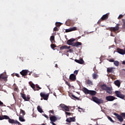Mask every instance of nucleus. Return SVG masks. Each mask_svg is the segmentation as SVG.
Listing matches in <instances>:
<instances>
[{"label":"nucleus","instance_id":"412c9836","mask_svg":"<svg viewBox=\"0 0 125 125\" xmlns=\"http://www.w3.org/2000/svg\"><path fill=\"white\" fill-rule=\"evenodd\" d=\"M71 48V46L67 45H63L61 47H60V50H63V49H70Z\"/></svg>","mask_w":125,"mask_h":125},{"label":"nucleus","instance_id":"f3484780","mask_svg":"<svg viewBox=\"0 0 125 125\" xmlns=\"http://www.w3.org/2000/svg\"><path fill=\"white\" fill-rule=\"evenodd\" d=\"M4 80L5 82H7V77L5 76L3 74H0V81Z\"/></svg>","mask_w":125,"mask_h":125},{"label":"nucleus","instance_id":"c9c22d12","mask_svg":"<svg viewBox=\"0 0 125 125\" xmlns=\"http://www.w3.org/2000/svg\"><path fill=\"white\" fill-rule=\"evenodd\" d=\"M51 47L52 49H54V48H55V47H56V45L54 44H51Z\"/></svg>","mask_w":125,"mask_h":125},{"label":"nucleus","instance_id":"052dcab7","mask_svg":"<svg viewBox=\"0 0 125 125\" xmlns=\"http://www.w3.org/2000/svg\"><path fill=\"white\" fill-rule=\"evenodd\" d=\"M28 73H29V74H28V75H29V76H31V74H32V72H28Z\"/></svg>","mask_w":125,"mask_h":125},{"label":"nucleus","instance_id":"e2e57ef3","mask_svg":"<svg viewBox=\"0 0 125 125\" xmlns=\"http://www.w3.org/2000/svg\"><path fill=\"white\" fill-rule=\"evenodd\" d=\"M44 125V124H42V125Z\"/></svg>","mask_w":125,"mask_h":125},{"label":"nucleus","instance_id":"6e6d98bb","mask_svg":"<svg viewBox=\"0 0 125 125\" xmlns=\"http://www.w3.org/2000/svg\"><path fill=\"white\" fill-rule=\"evenodd\" d=\"M122 64H123V65H125V61H124L122 62Z\"/></svg>","mask_w":125,"mask_h":125},{"label":"nucleus","instance_id":"2eb2a0df","mask_svg":"<svg viewBox=\"0 0 125 125\" xmlns=\"http://www.w3.org/2000/svg\"><path fill=\"white\" fill-rule=\"evenodd\" d=\"M117 52L120 54H122V55H124V54H125V48L124 50L120 48H118L117 49Z\"/></svg>","mask_w":125,"mask_h":125},{"label":"nucleus","instance_id":"f8f14e48","mask_svg":"<svg viewBox=\"0 0 125 125\" xmlns=\"http://www.w3.org/2000/svg\"><path fill=\"white\" fill-rule=\"evenodd\" d=\"M8 122L10 124H17L19 125H21V124L18 122V121H15L13 119H10V118H9Z\"/></svg>","mask_w":125,"mask_h":125},{"label":"nucleus","instance_id":"4468645a","mask_svg":"<svg viewBox=\"0 0 125 125\" xmlns=\"http://www.w3.org/2000/svg\"><path fill=\"white\" fill-rule=\"evenodd\" d=\"M69 80L71 81V82H75V81H76V75H75L74 74H71L69 76Z\"/></svg>","mask_w":125,"mask_h":125},{"label":"nucleus","instance_id":"13d9d810","mask_svg":"<svg viewBox=\"0 0 125 125\" xmlns=\"http://www.w3.org/2000/svg\"><path fill=\"white\" fill-rule=\"evenodd\" d=\"M55 67H56V68H58V65H57V64H56Z\"/></svg>","mask_w":125,"mask_h":125},{"label":"nucleus","instance_id":"603ef678","mask_svg":"<svg viewBox=\"0 0 125 125\" xmlns=\"http://www.w3.org/2000/svg\"><path fill=\"white\" fill-rule=\"evenodd\" d=\"M2 105H3V103L0 101V106H2Z\"/></svg>","mask_w":125,"mask_h":125},{"label":"nucleus","instance_id":"37998d69","mask_svg":"<svg viewBox=\"0 0 125 125\" xmlns=\"http://www.w3.org/2000/svg\"><path fill=\"white\" fill-rule=\"evenodd\" d=\"M65 114L66 116H71V113L70 112H65Z\"/></svg>","mask_w":125,"mask_h":125},{"label":"nucleus","instance_id":"c85d7f7f","mask_svg":"<svg viewBox=\"0 0 125 125\" xmlns=\"http://www.w3.org/2000/svg\"><path fill=\"white\" fill-rule=\"evenodd\" d=\"M92 77H93V79L94 80H96V79H97V78H98V75H97V74H96V73H93L92 74Z\"/></svg>","mask_w":125,"mask_h":125},{"label":"nucleus","instance_id":"de8ad7c7","mask_svg":"<svg viewBox=\"0 0 125 125\" xmlns=\"http://www.w3.org/2000/svg\"><path fill=\"white\" fill-rule=\"evenodd\" d=\"M49 113H50L51 114H53V115L54 114V111L53 110H50L49 111Z\"/></svg>","mask_w":125,"mask_h":125},{"label":"nucleus","instance_id":"b1692460","mask_svg":"<svg viewBox=\"0 0 125 125\" xmlns=\"http://www.w3.org/2000/svg\"><path fill=\"white\" fill-rule=\"evenodd\" d=\"M114 84L118 87H120V86H121V82L119 80H116L114 82Z\"/></svg>","mask_w":125,"mask_h":125},{"label":"nucleus","instance_id":"393cba45","mask_svg":"<svg viewBox=\"0 0 125 125\" xmlns=\"http://www.w3.org/2000/svg\"><path fill=\"white\" fill-rule=\"evenodd\" d=\"M101 88L103 90H105L107 89V88H108V86H107V85L104 84L103 85H102L101 86Z\"/></svg>","mask_w":125,"mask_h":125},{"label":"nucleus","instance_id":"4be33fe9","mask_svg":"<svg viewBox=\"0 0 125 125\" xmlns=\"http://www.w3.org/2000/svg\"><path fill=\"white\" fill-rule=\"evenodd\" d=\"M114 69H115L114 67L107 68V72L108 74H109V73H113L114 72Z\"/></svg>","mask_w":125,"mask_h":125},{"label":"nucleus","instance_id":"0e129e2a","mask_svg":"<svg viewBox=\"0 0 125 125\" xmlns=\"http://www.w3.org/2000/svg\"><path fill=\"white\" fill-rule=\"evenodd\" d=\"M123 125H125V124H123Z\"/></svg>","mask_w":125,"mask_h":125},{"label":"nucleus","instance_id":"5701e85b","mask_svg":"<svg viewBox=\"0 0 125 125\" xmlns=\"http://www.w3.org/2000/svg\"><path fill=\"white\" fill-rule=\"evenodd\" d=\"M85 83H86V84H88V85H93V83H92V81H91L89 79H88L85 81Z\"/></svg>","mask_w":125,"mask_h":125},{"label":"nucleus","instance_id":"bf43d9fd","mask_svg":"<svg viewBox=\"0 0 125 125\" xmlns=\"http://www.w3.org/2000/svg\"><path fill=\"white\" fill-rule=\"evenodd\" d=\"M78 109H79V110H83V108H81L80 106L78 107Z\"/></svg>","mask_w":125,"mask_h":125},{"label":"nucleus","instance_id":"6e6552de","mask_svg":"<svg viewBox=\"0 0 125 125\" xmlns=\"http://www.w3.org/2000/svg\"><path fill=\"white\" fill-rule=\"evenodd\" d=\"M60 106L61 108H62V110L66 111L67 112H70V108H69V106L65 105L64 104H60Z\"/></svg>","mask_w":125,"mask_h":125},{"label":"nucleus","instance_id":"8fccbe9b","mask_svg":"<svg viewBox=\"0 0 125 125\" xmlns=\"http://www.w3.org/2000/svg\"><path fill=\"white\" fill-rule=\"evenodd\" d=\"M15 76H16V77H17L18 78H20V76L18 73H16Z\"/></svg>","mask_w":125,"mask_h":125},{"label":"nucleus","instance_id":"79ce46f5","mask_svg":"<svg viewBox=\"0 0 125 125\" xmlns=\"http://www.w3.org/2000/svg\"><path fill=\"white\" fill-rule=\"evenodd\" d=\"M65 84H66V85H68V86H71L70 83H69V82H68V81L65 82Z\"/></svg>","mask_w":125,"mask_h":125},{"label":"nucleus","instance_id":"864d4df0","mask_svg":"<svg viewBox=\"0 0 125 125\" xmlns=\"http://www.w3.org/2000/svg\"><path fill=\"white\" fill-rule=\"evenodd\" d=\"M110 36L111 37H115V35H114V34L112 33H111Z\"/></svg>","mask_w":125,"mask_h":125},{"label":"nucleus","instance_id":"c756f323","mask_svg":"<svg viewBox=\"0 0 125 125\" xmlns=\"http://www.w3.org/2000/svg\"><path fill=\"white\" fill-rule=\"evenodd\" d=\"M114 65H115V66H116V67H118L119 65H120V62L118 61H114Z\"/></svg>","mask_w":125,"mask_h":125},{"label":"nucleus","instance_id":"f704fd0d","mask_svg":"<svg viewBox=\"0 0 125 125\" xmlns=\"http://www.w3.org/2000/svg\"><path fill=\"white\" fill-rule=\"evenodd\" d=\"M40 89H42V88L40 87L39 85H36L35 87V91L36 90H40Z\"/></svg>","mask_w":125,"mask_h":125},{"label":"nucleus","instance_id":"2f4dec72","mask_svg":"<svg viewBox=\"0 0 125 125\" xmlns=\"http://www.w3.org/2000/svg\"><path fill=\"white\" fill-rule=\"evenodd\" d=\"M65 24L66 25V26H70V25L71 24V20H67L65 22Z\"/></svg>","mask_w":125,"mask_h":125},{"label":"nucleus","instance_id":"58836bf2","mask_svg":"<svg viewBox=\"0 0 125 125\" xmlns=\"http://www.w3.org/2000/svg\"><path fill=\"white\" fill-rule=\"evenodd\" d=\"M71 96H72V97H73V98H75V99H76L77 100H79L80 99L79 98L76 97L74 95H72Z\"/></svg>","mask_w":125,"mask_h":125},{"label":"nucleus","instance_id":"ddd939ff","mask_svg":"<svg viewBox=\"0 0 125 125\" xmlns=\"http://www.w3.org/2000/svg\"><path fill=\"white\" fill-rule=\"evenodd\" d=\"M21 95L22 97V98H23V99H24V100H25V101H29L30 99V97L27 96L26 97V95L23 93H21Z\"/></svg>","mask_w":125,"mask_h":125},{"label":"nucleus","instance_id":"4c0bfd02","mask_svg":"<svg viewBox=\"0 0 125 125\" xmlns=\"http://www.w3.org/2000/svg\"><path fill=\"white\" fill-rule=\"evenodd\" d=\"M56 26L57 27H60V26H61V23L60 22H56Z\"/></svg>","mask_w":125,"mask_h":125},{"label":"nucleus","instance_id":"9d476101","mask_svg":"<svg viewBox=\"0 0 125 125\" xmlns=\"http://www.w3.org/2000/svg\"><path fill=\"white\" fill-rule=\"evenodd\" d=\"M30 71H29V70H22L20 72V74L21 75V76H23V78H25V76H27V75H28V73H29Z\"/></svg>","mask_w":125,"mask_h":125},{"label":"nucleus","instance_id":"72a5a7b5","mask_svg":"<svg viewBox=\"0 0 125 125\" xmlns=\"http://www.w3.org/2000/svg\"><path fill=\"white\" fill-rule=\"evenodd\" d=\"M30 86L31 87H32V88H33V89L35 91V89H36V85L34 84V83H32L30 84Z\"/></svg>","mask_w":125,"mask_h":125},{"label":"nucleus","instance_id":"4d7b16f0","mask_svg":"<svg viewBox=\"0 0 125 125\" xmlns=\"http://www.w3.org/2000/svg\"><path fill=\"white\" fill-rule=\"evenodd\" d=\"M2 116H0V121L2 120Z\"/></svg>","mask_w":125,"mask_h":125},{"label":"nucleus","instance_id":"1a4fd4ad","mask_svg":"<svg viewBox=\"0 0 125 125\" xmlns=\"http://www.w3.org/2000/svg\"><path fill=\"white\" fill-rule=\"evenodd\" d=\"M40 96L44 99V100H48V97H49V93L46 94L41 92L40 93Z\"/></svg>","mask_w":125,"mask_h":125},{"label":"nucleus","instance_id":"7ed1b4c3","mask_svg":"<svg viewBox=\"0 0 125 125\" xmlns=\"http://www.w3.org/2000/svg\"><path fill=\"white\" fill-rule=\"evenodd\" d=\"M92 100L97 104H103L104 103V101L102 99H99L95 96L92 97Z\"/></svg>","mask_w":125,"mask_h":125},{"label":"nucleus","instance_id":"680f3d73","mask_svg":"<svg viewBox=\"0 0 125 125\" xmlns=\"http://www.w3.org/2000/svg\"><path fill=\"white\" fill-rule=\"evenodd\" d=\"M54 95H55V96H56V94H54Z\"/></svg>","mask_w":125,"mask_h":125},{"label":"nucleus","instance_id":"c03bdc74","mask_svg":"<svg viewBox=\"0 0 125 125\" xmlns=\"http://www.w3.org/2000/svg\"><path fill=\"white\" fill-rule=\"evenodd\" d=\"M108 61L109 62H115V60L114 59H109L108 60Z\"/></svg>","mask_w":125,"mask_h":125},{"label":"nucleus","instance_id":"423d86ee","mask_svg":"<svg viewBox=\"0 0 125 125\" xmlns=\"http://www.w3.org/2000/svg\"><path fill=\"white\" fill-rule=\"evenodd\" d=\"M115 94L117 96V97H119V98H121V99H125V95L122 94V92L119 91H115Z\"/></svg>","mask_w":125,"mask_h":125},{"label":"nucleus","instance_id":"dca6fc26","mask_svg":"<svg viewBox=\"0 0 125 125\" xmlns=\"http://www.w3.org/2000/svg\"><path fill=\"white\" fill-rule=\"evenodd\" d=\"M73 31H77L76 27H70L69 29H67L65 30L66 33H69V32H73Z\"/></svg>","mask_w":125,"mask_h":125},{"label":"nucleus","instance_id":"0eeeda50","mask_svg":"<svg viewBox=\"0 0 125 125\" xmlns=\"http://www.w3.org/2000/svg\"><path fill=\"white\" fill-rule=\"evenodd\" d=\"M114 115L116 117V118L117 120H118L119 122L120 123H123V122H124V118L121 115H120L117 113H114Z\"/></svg>","mask_w":125,"mask_h":125},{"label":"nucleus","instance_id":"7c9ffc66","mask_svg":"<svg viewBox=\"0 0 125 125\" xmlns=\"http://www.w3.org/2000/svg\"><path fill=\"white\" fill-rule=\"evenodd\" d=\"M9 117L7 115L2 116V120H9Z\"/></svg>","mask_w":125,"mask_h":125},{"label":"nucleus","instance_id":"9b49d317","mask_svg":"<svg viewBox=\"0 0 125 125\" xmlns=\"http://www.w3.org/2000/svg\"><path fill=\"white\" fill-rule=\"evenodd\" d=\"M105 99H106V100H107V101L112 102V101H114V100L117 99V98H116L113 96H108L105 97Z\"/></svg>","mask_w":125,"mask_h":125},{"label":"nucleus","instance_id":"a878e982","mask_svg":"<svg viewBox=\"0 0 125 125\" xmlns=\"http://www.w3.org/2000/svg\"><path fill=\"white\" fill-rule=\"evenodd\" d=\"M105 91H106L107 93H108L109 94H111L112 89L110 87H108L106 89Z\"/></svg>","mask_w":125,"mask_h":125},{"label":"nucleus","instance_id":"e433bc0d","mask_svg":"<svg viewBox=\"0 0 125 125\" xmlns=\"http://www.w3.org/2000/svg\"><path fill=\"white\" fill-rule=\"evenodd\" d=\"M107 118L108 119V120H109V121H110V122H111V123H115V121L113 120V119H112V118H111V117L108 116Z\"/></svg>","mask_w":125,"mask_h":125},{"label":"nucleus","instance_id":"aec40b11","mask_svg":"<svg viewBox=\"0 0 125 125\" xmlns=\"http://www.w3.org/2000/svg\"><path fill=\"white\" fill-rule=\"evenodd\" d=\"M75 61L76 62V63H78L79 64L84 63V61H83V59H80L79 60L75 59Z\"/></svg>","mask_w":125,"mask_h":125},{"label":"nucleus","instance_id":"20e7f679","mask_svg":"<svg viewBox=\"0 0 125 125\" xmlns=\"http://www.w3.org/2000/svg\"><path fill=\"white\" fill-rule=\"evenodd\" d=\"M120 24H117L115 27H109L108 30L110 31V32H114V33H116V32L120 30Z\"/></svg>","mask_w":125,"mask_h":125},{"label":"nucleus","instance_id":"6ab92c4d","mask_svg":"<svg viewBox=\"0 0 125 125\" xmlns=\"http://www.w3.org/2000/svg\"><path fill=\"white\" fill-rule=\"evenodd\" d=\"M50 121L52 123H54L57 121V117L55 116H52L50 117Z\"/></svg>","mask_w":125,"mask_h":125},{"label":"nucleus","instance_id":"f03ea898","mask_svg":"<svg viewBox=\"0 0 125 125\" xmlns=\"http://www.w3.org/2000/svg\"><path fill=\"white\" fill-rule=\"evenodd\" d=\"M83 92H84V93H85V94H89L90 95H92V96H95V95H96V93H97L96 91L88 90L85 87H84L83 88Z\"/></svg>","mask_w":125,"mask_h":125},{"label":"nucleus","instance_id":"3c124183","mask_svg":"<svg viewBox=\"0 0 125 125\" xmlns=\"http://www.w3.org/2000/svg\"><path fill=\"white\" fill-rule=\"evenodd\" d=\"M73 51V50L72 49H69L68 51H67V52H72Z\"/></svg>","mask_w":125,"mask_h":125},{"label":"nucleus","instance_id":"bb28decb","mask_svg":"<svg viewBox=\"0 0 125 125\" xmlns=\"http://www.w3.org/2000/svg\"><path fill=\"white\" fill-rule=\"evenodd\" d=\"M50 41L52 42V43H53V42H55V37L54 36L52 35L50 37Z\"/></svg>","mask_w":125,"mask_h":125},{"label":"nucleus","instance_id":"a19ab883","mask_svg":"<svg viewBox=\"0 0 125 125\" xmlns=\"http://www.w3.org/2000/svg\"><path fill=\"white\" fill-rule=\"evenodd\" d=\"M123 17H124V15H120L118 18V19H122V18H123Z\"/></svg>","mask_w":125,"mask_h":125},{"label":"nucleus","instance_id":"473e14b6","mask_svg":"<svg viewBox=\"0 0 125 125\" xmlns=\"http://www.w3.org/2000/svg\"><path fill=\"white\" fill-rule=\"evenodd\" d=\"M19 121H20V122H25L26 120L24 119V118L23 117L20 116L19 117Z\"/></svg>","mask_w":125,"mask_h":125},{"label":"nucleus","instance_id":"cd10ccee","mask_svg":"<svg viewBox=\"0 0 125 125\" xmlns=\"http://www.w3.org/2000/svg\"><path fill=\"white\" fill-rule=\"evenodd\" d=\"M37 110L39 113H42L43 111L42 110V109L41 108V106L38 105L37 107Z\"/></svg>","mask_w":125,"mask_h":125},{"label":"nucleus","instance_id":"a211bd4d","mask_svg":"<svg viewBox=\"0 0 125 125\" xmlns=\"http://www.w3.org/2000/svg\"><path fill=\"white\" fill-rule=\"evenodd\" d=\"M66 122L69 123L71 122H76V119L74 117H70L66 119Z\"/></svg>","mask_w":125,"mask_h":125},{"label":"nucleus","instance_id":"a18cd8bd","mask_svg":"<svg viewBox=\"0 0 125 125\" xmlns=\"http://www.w3.org/2000/svg\"><path fill=\"white\" fill-rule=\"evenodd\" d=\"M54 31H59V30L58 29V28L55 27L54 28Z\"/></svg>","mask_w":125,"mask_h":125},{"label":"nucleus","instance_id":"49530a36","mask_svg":"<svg viewBox=\"0 0 125 125\" xmlns=\"http://www.w3.org/2000/svg\"><path fill=\"white\" fill-rule=\"evenodd\" d=\"M78 73H79V70H75L74 72V74H75L76 75H78Z\"/></svg>","mask_w":125,"mask_h":125},{"label":"nucleus","instance_id":"5fc2aeb1","mask_svg":"<svg viewBox=\"0 0 125 125\" xmlns=\"http://www.w3.org/2000/svg\"><path fill=\"white\" fill-rule=\"evenodd\" d=\"M123 27H125V21H123Z\"/></svg>","mask_w":125,"mask_h":125},{"label":"nucleus","instance_id":"09e8293b","mask_svg":"<svg viewBox=\"0 0 125 125\" xmlns=\"http://www.w3.org/2000/svg\"><path fill=\"white\" fill-rule=\"evenodd\" d=\"M42 115L45 117L46 119H48V116L46 114H42Z\"/></svg>","mask_w":125,"mask_h":125},{"label":"nucleus","instance_id":"f257e3e1","mask_svg":"<svg viewBox=\"0 0 125 125\" xmlns=\"http://www.w3.org/2000/svg\"><path fill=\"white\" fill-rule=\"evenodd\" d=\"M75 42V39H71L67 41V43L68 45H72V46H76V47L82 45V42Z\"/></svg>","mask_w":125,"mask_h":125},{"label":"nucleus","instance_id":"ea45409f","mask_svg":"<svg viewBox=\"0 0 125 125\" xmlns=\"http://www.w3.org/2000/svg\"><path fill=\"white\" fill-rule=\"evenodd\" d=\"M21 114H22L23 116L25 115V114H26L25 113V111H24L22 109L21 110Z\"/></svg>","mask_w":125,"mask_h":125},{"label":"nucleus","instance_id":"39448f33","mask_svg":"<svg viewBox=\"0 0 125 125\" xmlns=\"http://www.w3.org/2000/svg\"><path fill=\"white\" fill-rule=\"evenodd\" d=\"M109 18V14H106L103 15L102 18L98 21V24H100L102 21L107 20Z\"/></svg>","mask_w":125,"mask_h":125}]
</instances>
